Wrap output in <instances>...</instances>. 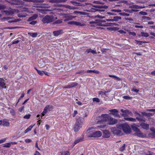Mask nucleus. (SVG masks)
Instances as JSON below:
<instances>
[{
    "label": "nucleus",
    "mask_w": 155,
    "mask_h": 155,
    "mask_svg": "<svg viewBox=\"0 0 155 155\" xmlns=\"http://www.w3.org/2000/svg\"><path fill=\"white\" fill-rule=\"evenodd\" d=\"M84 118L79 117L77 120L75 126L74 127V130L75 132L78 131L82 127V125L84 121Z\"/></svg>",
    "instance_id": "1"
},
{
    "label": "nucleus",
    "mask_w": 155,
    "mask_h": 155,
    "mask_svg": "<svg viewBox=\"0 0 155 155\" xmlns=\"http://www.w3.org/2000/svg\"><path fill=\"white\" fill-rule=\"evenodd\" d=\"M120 127L125 133L129 134L130 132L131 129L128 124H120Z\"/></svg>",
    "instance_id": "2"
},
{
    "label": "nucleus",
    "mask_w": 155,
    "mask_h": 155,
    "mask_svg": "<svg viewBox=\"0 0 155 155\" xmlns=\"http://www.w3.org/2000/svg\"><path fill=\"white\" fill-rule=\"evenodd\" d=\"M29 10L27 8H23L21 11L18 14V16L19 17L22 18L25 17L27 15V12H28Z\"/></svg>",
    "instance_id": "3"
},
{
    "label": "nucleus",
    "mask_w": 155,
    "mask_h": 155,
    "mask_svg": "<svg viewBox=\"0 0 155 155\" xmlns=\"http://www.w3.org/2000/svg\"><path fill=\"white\" fill-rule=\"evenodd\" d=\"M54 19L53 16L47 15L43 18L42 21L44 23H48L53 21Z\"/></svg>",
    "instance_id": "4"
},
{
    "label": "nucleus",
    "mask_w": 155,
    "mask_h": 155,
    "mask_svg": "<svg viewBox=\"0 0 155 155\" xmlns=\"http://www.w3.org/2000/svg\"><path fill=\"white\" fill-rule=\"evenodd\" d=\"M109 111L110 112L109 113V114H112L115 117H119L120 116L118 114V111L116 109H113L109 110Z\"/></svg>",
    "instance_id": "5"
},
{
    "label": "nucleus",
    "mask_w": 155,
    "mask_h": 155,
    "mask_svg": "<svg viewBox=\"0 0 155 155\" xmlns=\"http://www.w3.org/2000/svg\"><path fill=\"white\" fill-rule=\"evenodd\" d=\"M102 134L100 131H95L92 135L90 136V137H99L101 136Z\"/></svg>",
    "instance_id": "6"
},
{
    "label": "nucleus",
    "mask_w": 155,
    "mask_h": 155,
    "mask_svg": "<svg viewBox=\"0 0 155 155\" xmlns=\"http://www.w3.org/2000/svg\"><path fill=\"white\" fill-rule=\"evenodd\" d=\"M63 33V31L62 29H60L58 30L54 31L53 32V34L55 37H57Z\"/></svg>",
    "instance_id": "7"
},
{
    "label": "nucleus",
    "mask_w": 155,
    "mask_h": 155,
    "mask_svg": "<svg viewBox=\"0 0 155 155\" xmlns=\"http://www.w3.org/2000/svg\"><path fill=\"white\" fill-rule=\"evenodd\" d=\"M68 24L70 25H74L77 26H82L83 25L81 23L76 21H70L68 22Z\"/></svg>",
    "instance_id": "8"
},
{
    "label": "nucleus",
    "mask_w": 155,
    "mask_h": 155,
    "mask_svg": "<svg viewBox=\"0 0 155 155\" xmlns=\"http://www.w3.org/2000/svg\"><path fill=\"white\" fill-rule=\"evenodd\" d=\"M101 117L103 118V120L108 122L109 119L110 118V117L107 114H102Z\"/></svg>",
    "instance_id": "9"
},
{
    "label": "nucleus",
    "mask_w": 155,
    "mask_h": 155,
    "mask_svg": "<svg viewBox=\"0 0 155 155\" xmlns=\"http://www.w3.org/2000/svg\"><path fill=\"white\" fill-rule=\"evenodd\" d=\"M117 120L115 119H114L110 117V118L109 119L108 121V123L110 125H113L117 123Z\"/></svg>",
    "instance_id": "10"
},
{
    "label": "nucleus",
    "mask_w": 155,
    "mask_h": 155,
    "mask_svg": "<svg viewBox=\"0 0 155 155\" xmlns=\"http://www.w3.org/2000/svg\"><path fill=\"white\" fill-rule=\"evenodd\" d=\"M78 84L77 83L74 82L64 87V88H71L77 86Z\"/></svg>",
    "instance_id": "11"
},
{
    "label": "nucleus",
    "mask_w": 155,
    "mask_h": 155,
    "mask_svg": "<svg viewBox=\"0 0 155 155\" xmlns=\"http://www.w3.org/2000/svg\"><path fill=\"white\" fill-rule=\"evenodd\" d=\"M2 12L5 13L6 15H11L14 13V11L12 10H4L2 11Z\"/></svg>",
    "instance_id": "12"
},
{
    "label": "nucleus",
    "mask_w": 155,
    "mask_h": 155,
    "mask_svg": "<svg viewBox=\"0 0 155 155\" xmlns=\"http://www.w3.org/2000/svg\"><path fill=\"white\" fill-rule=\"evenodd\" d=\"M97 21H98L99 22V23L100 24H102V23L105 22H106V21H113L114 20H113V19H106V20L99 19V20H96V21H97V22H96L97 23Z\"/></svg>",
    "instance_id": "13"
},
{
    "label": "nucleus",
    "mask_w": 155,
    "mask_h": 155,
    "mask_svg": "<svg viewBox=\"0 0 155 155\" xmlns=\"http://www.w3.org/2000/svg\"><path fill=\"white\" fill-rule=\"evenodd\" d=\"M5 81L3 79L0 78V87H1L2 88L5 89L6 88V87L5 86Z\"/></svg>",
    "instance_id": "14"
},
{
    "label": "nucleus",
    "mask_w": 155,
    "mask_h": 155,
    "mask_svg": "<svg viewBox=\"0 0 155 155\" xmlns=\"http://www.w3.org/2000/svg\"><path fill=\"white\" fill-rule=\"evenodd\" d=\"M140 126L144 129L148 130L149 129V125L147 124L142 123L140 124Z\"/></svg>",
    "instance_id": "15"
},
{
    "label": "nucleus",
    "mask_w": 155,
    "mask_h": 155,
    "mask_svg": "<svg viewBox=\"0 0 155 155\" xmlns=\"http://www.w3.org/2000/svg\"><path fill=\"white\" fill-rule=\"evenodd\" d=\"M110 134L109 131L107 130H104L103 131V136L106 138H108L110 137Z\"/></svg>",
    "instance_id": "16"
},
{
    "label": "nucleus",
    "mask_w": 155,
    "mask_h": 155,
    "mask_svg": "<svg viewBox=\"0 0 155 155\" xmlns=\"http://www.w3.org/2000/svg\"><path fill=\"white\" fill-rule=\"evenodd\" d=\"M134 134L135 135L140 137H144L145 136V135L141 133L140 130H139L138 131L135 133Z\"/></svg>",
    "instance_id": "17"
},
{
    "label": "nucleus",
    "mask_w": 155,
    "mask_h": 155,
    "mask_svg": "<svg viewBox=\"0 0 155 155\" xmlns=\"http://www.w3.org/2000/svg\"><path fill=\"white\" fill-rule=\"evenodd\" d=\"M38 15L36 14H34L31 17L29 18L28 21H30L32 20L36 19L38 17Z\"/></svg>",
    "instance_id": "18"
},
{
    "label": "nucleus",
    "mask_w": 155,
    "mask_h": 155,
    "mask_svg": "<svg viewBox=\"0 0 155 155\" xmlns=\"http://www.w3.org/2000/svg\"><path fill=\"white\" fill-rule=\"evenodd\" d=\"M101 25H104V26H116L117 25L114 23H106L104 24H101Z\"/></svg>",
    "instance_id": "19"
},
{
    "label": "nucleus",
    "mask_w": 155,
    "mask_h": 155,
    "mask_svg": "<svg viewBox=\"0 0 155 155\" xmlns=\"http://www.w3.org/2000/svg\"><path fill=\"white\" fill-rule=\"evenodd\" d=\"M35 69L37 71L38 74H39L40 75L42 76L44 74H45V75H48L47 74L48 73L46 72H45L43 71H39L36 68H35Z\"/></svg>",
    "instance_id": "20"
},
{
    "label": "nucleus",
    "mask_w": 155,
    "mask_h": 155,
    "mask_svg": "<svg viewBox=\"0 0 155 155\" xmlns=\"http://www.w3.org/2000/svg\"><path fill=\"white\" fill-rule=\"evenodd\" d=\"M113 131H114V134L119 135L121 134V131L120 130H119V128L114 129Z\"/></svg>",
    "instance_id": "21"
},
{
    "label": "nucleus",
    "mask_w": 155,
    "mask_h": 155,
    "mask_svg": "<svg viewBox=\"0 0 155 155\" xmlns=\"http://www.w3.org/2000/svg\"><path fill=\"white\" fill-rule=\"evenodd\" d=\"M93 6L96 8L105 9H107L108 7V6L106 5H94Z\"/></svg>",
    "instance_id": "22"
},
{
    "label": "nucleus",
    "mask_w": 155,
    "mask_h": 155,
    "mask_svg": "<svg viewBox=\"0 0 155 155\" xmlns=\"http://www.w3.org/2000/svg\"><path fill=\"white\" fill-rule=\"evenodd\" d=\"M93 129L92 128H89V129L87 130V132L89 134V135H88V136L90 137V136L92 135V134H93V133L95 131L94 130H93Z\"/></svg>",
    "instance_id": "23"
},
{
    "label": "nucleus",
    "mask_w": 155,
    "mask_h": 155,
    "mask_svg": "<svg viewBox=\"0 0 155 155\" xmlns=\"http://www.w3.org/2000/svg\"><path fill=\"white\" fill-rule=\"evenodd\" d=\"M124 119L126 120L132 122H135L136 121V119L135 118L132 117H125Z\"/></svg>",
    "instance_id": "24"
},
{
    "label": "nucleus",
    "mask_w": 155,
    "mask_h": 155,
    "mask_svg": "<svg viewBox=\"0 0 155 155\" xmlns=\"http://www.w3.org/2000/svg\"><path fill=\"white\" fill-rule=\"evenodd\" d=\"M83 139L81 137L78 138L74 141V145L76 144L77 143H79V142L82 141Z\"/></svg>",
    "instance_id": "25"
},
{
    "label": "nucleus",
    "mask_w": 155,
    "mask_h": 155,
    "mask_svg": "<svg viewBox=\"0 0 155 155\" xmlns=\"http://www.w3.org/2000/svg\"><path fill=\"white\" fill-rule=\"evenodd\" d=\"M28 35H30V36L32 37L33 38H35L36 37L38 34L37 32L36 33H31V32H29L28 33Z\"/></svg>",
    "instance_id": "26"
},
{
    "label": "nucleus",
    "mask_w": 155,
    "mask_h": 155,
    "mask_svg": "<svg viewBox=\"0 0 155 155\" xmlns=\"http://www.w3.org/2000/svg\"><path fill=\"white\" fill-rule=\"evenodd\" d=\"M85 52L87 53H89L90 52H91L93 54L97 53L95 51L91 49H87L86 51Z\"/></svg>",
    "instance_id": "27"
},
{
    "label": "nucleus",
    "mask_w": 155,
    "mask_h": 155,
    "mask_svg": "<svg viewBox=\"0 0 155 155\" xmlns=\"http://www.w3.org/2000/svg\"><path fill=\"white\" fill-rule=\"evenodd\" d=\"M109 76L110 77H112L113 78L115 79L116 80H117L118 81H120L121 80V79L120 78L118 77L117 76L114 75H109Z\"/></svg>",
    "instance_id": "28"
},
{
    "label": "nucleus",
    "mask_w": 155,
    "mask_h": 155,
    "mask_svg": "<svg viewBox=\"0 0 155 155\" xmlns=\"http://www.w3.org/2000/svg\"><path fill=\"white\" fill-rule=\"evenodd\" d=\"M87 72L90 73H94L96 74H99V71L96 70H88L87 71Z\"/></svg>",
    "instance_id": "29"
},
{
    "label": "nucleus",
    "mask_w": 155,
    "mask_h": 155,
    "mask_svg": "<svg viewBox=\"0 0 155 155\" xmlns=\"http://www.w3.org/2000/svg\"><path fill=\"white\" fill-rule=\"evenodd\" d=\"M34 125H30L28 127L25 131L24 133L25 134L26 133L30 131L32 128L34 127Z\"/></svg>",
    "instance_id": "30"
},
{
    "label": "nucleus",
    "mask_w": 155,
    "mask_h": 155,
    "mask_svg": "<svg viewBox=\"0 0 155 155\" xmlns=\"http://www.w3.org/2000/svg\"><path fill=\"white\" fill-rule=\"evenodd\" d=\"M142 114L143 115L146 116H150L152 115V113H147L144 112H142Z\"/></svg>",
    "instance_id": "31"
},
{
    "label": "nucleus",
    "mask_w": 155,
    "mask_h": 155,
    "mask_svg": "<svg viewBox=\"0 0 155 155\" xmlns=\"http://www.w3.org/2000/svg\"><path fill=\"white\" fill-rule=\"evenodd\" d=\"M125 11L127 12L132 13L133 12H136L138 11V10H136L135 9H132L131 10L126 9L125 10Z\"/></svg>",
    "instance_id": "32"
},
{
    "label": "nucleus",
    "mask_w": 155,
    "mask_h": 155,
    "mask_svg": "<svg viewBox=\"0 0 155 155\" xmlns=\"http://www.w3.org/2000/svg\"><path fill=\"white\" fill-rule=\"evenodd\" d=\"M2 125L4 126L8 127L9 125V123L6 121H3Z\"/></svg>",
    "instance_id": "33"
},
{
    "label": "nucleus",
    "mask_w": 155,
    "mask_h": 155,
    "mask_svg": "<svg viewBox=\"0 0 155 155\" xmlns=\"http://www.w3.org/2000/svg\"><path fill=\"white\" fill-rule=\"evenodd\" d=\"M120 111L122 113H128L130 114H132V112L131 111H130L127 110H124L123 109H121L120 110Z\"/></svg>",
    "instance_id": "34"
},
{
    "label": "nucleus",
    "mask_w": 155,
    "mask_h": 155,
    "mask_svg": "<svg viewBox=\"0 0 155 155\" xmlns=\"http://www.w3.org/2000/svg\"><path fill=\"white\" fill-rule=\"evenodd\" d=\"M141 36H143L146 37H147L149 36V35L148 33L144 32H141Z\"/></svg>",
    "instance_id": "35"
},
{
    "label": "nucleus",
    "mask_w": 155,
    "mask_h": 155,
    "mask_svg": "<svg viewBox=\"0 0 155 155\" xmlns=\"http://www.w3.org/2000/svg\"><path fill=\"white\" fill-rule=\"evenodd\" d=\"M74 13L77 14H79L82 15H86L87 14L85 12L80 11H74Z\"/></svg>",
    "instance_id": "36"
},
{
    "label": "nucleus",
    "mask_w": 155,
    "mask_h": 155,
    "mask_svg": "<svg viewBox=\"0 0 155 155\" xmlns=\"http://www.w3.org/2000/svg\"><path fill=\"white\" fill-rule=\"evenodd\" d=\"M70 154L69 152L68 151L63 152L61 153V155H70Z\"/></svg>",
    "instance_id": "37"
},
{
    "label": "nucleus",
    "mask_w": 155,
    "mask_h": 155,
    "mask_svg": "<svg viewBox=\"0 0 155 155\" xmlns=\"http://www.w3.org/2000/svg\"><path fill=\"white\" fill-rule=\"evenodd\" d=\"M123 97L124 99L127 100H130L132 99V97L128 96H124Z\"/></svg>",
    "instance_id": "38"
},
{
    "label": "nucleus",
    "mask_w": 155,
    "mask_h": 155,
    "mask_svg": "<svg viewBox=\"0 0 155 155\" xmlns=\"http://www.w3.org/2000/svg\"><path fill=\"white\" fill-rule=\"evenodd\" d=\"M130 8H135V9H139V6L136 5H132L131 6H130Z\"/></svg>",
    "instance_id": "39"
},
{
    "label": "nucleus",
    "mask_w": 155,
    "mask_h": 155,
    "mask_svg": "<svg viewBox=\"0 0 155 155\" xmlns=\"http://www.w3.org/2000/svg\"><path fill=\"white\" fill-rule=\"evenodd\" d=\"M132 128L133 130L135 132H137V131H138L140 130L138 129L137 127L135 126H133L132 127Z\"/></svg>",
    "instance_id": "40"
},
{
    "label": "nucleus",
    "mask_w": 155,
    "mask_h": 155,
    "mask_svg": "<svg viewBox=\"0 0 155 155\" xmlns=\"http://www.w3.org/2000/svg\"><path fill=\"white\" fill-rule=\"evenodd\" d=\"M119 14L120 15L123 16H128L130 15V14H129L125 12L120 13H119Z\"/></svg>",
    "instance_id": "41"
},
{
    "label": "nucleus",
    "mask_w": 155,
    "mask_h": 155,
    "mask_svg": "<svg viewBox=\"0 0 155 155\" xmlns=\"http://www.w3.org/2000/svg\"><path fill=\"white\" fill-rule=\"evenodd\" d=\"M93 101L94 102H100V100L97 97L94 98L93 99Z\"/></svg>",
    "instance_id": "42"
},
{
    "label": "nucleus",
    "mask_w": 155,
    "mask_h": 155,
    "mask_svg": "<svg viewBox=\"0 0 155 155\" xmlns=\"http://www.w3.org/2000/svg\"><path fill=\"white\" fill-rule=\"evenodd\" d=\"M121 18L119 16H115L114 17L113 19L114 21H117L119 19H120Z\"/></svg>",
    "instance_id": "43"
},
{
    "label": "nucleus",
    "mask_w": 155,
    "mask_h": 155,
    "mask_svg": "<svg viewBox=\"0 0 155 155\" xmlns=\"http://www.w3.org/2000/svg\"><path fill=\"white\" fill-rule=\"evenodd\" d=\"M68 20H70L72 19L73 18H74V17L71 15H68L67 16Z\"/></svg>",
    "instance_id": "44"
},
{
    "label": "nucleus",
    "mask_w": 155,
    "mask_h": 155,
    "mask_svg": "<svg viewBox=\"0 0 155 155\" xmlns=\"http://www.w3.org/2000/svg\"><path fill=\"white\" fill-rule=\"evenodd\" d=\"M6 8V6L5 5H3L0 4V10L2 9H5Z\"/></svg>",
    "instance_id": "45"
},
{
    "label": "nucleus",
    "mask_w": 155,
    "mask_h": 155,
    "mask_svg": "<svg viewBox=\"0 0 155 155\" xmlns=\"http://www.w3.org/2000/svg\"><path fill=\"white\" fill-rule=\"evenodd\" d=\"M125 144H124L120 148V151H122L125 150Z\"/></svg>",
    "instance_id": "46"
},
{
    "label": "nucleus",
    "mask_w": 155,
    "mask_h": 155,
    "mask_svg": "<svg viewBox=\"0 0 155 155\" xmlns=\"http://www.w3.org/2000/svg\"><path fill=\"white\" fill-rule=\"evenodd\" d=\"M62 22V21L61 20H57L54 22V24H58L61 23Z\"/></svg>",
    "instance_id": "47"
},
{
    "label": "nucleus",
    "mask_w": 155,
    "mask_h": 155,
    "mask_svg": "<svg viewBox=\"0 0 155 155\" xmlns=\"http://www.w3.org/2000/svg\"><path fill=\"white\" fill-rule=\"evenodd\" d=\"M136 41L139 45H142L143 43H144L145 42L136 40Z\"/></svg>",
    "instance_id": "48"
},
{
    "label": "nucleus",
    "mask_w": 155,
    "mask_h": 155,
    "mask_svg": "<svg viewBox=\"0 0 155 155\" xmlns=\"http://www.w3.org/2000/svg\"><path fill=\"white\" fill-rule=\"evenodd\" d=\"M111 11L113 12H121V10L119 9H113L111 10Z\"/></svg>",
    "instance_id": "49"
},
{
    "label": "nucleus",
    "mask_w": 155,
    "mask_h": 155,
    "mask_svg": "<svg viewBox=\"0 0 155 155\" xmlns=\"http://www.w3.org/2000/svg\"><path fill=\"white\" fill-rule=\"evenodd\" d=\"M37 21H33L29 23V24L32 25H35L37 23Z\"/></svg>",
    "instance_id": "50"
},
{
    "label": "nucleus",
    "mask_w": 155,
    "mask_h": 155,
    "mask_svg": "<svg viewBox=\"0 0 155 155\" xmlns=\"http://www.w3.org/2000/svg\"><path fill=\"white\" fill-rule=\"evenodd\" d=\"M30 116L31 115L30 114L26 115L24 117V118L28 119L30 118Z\"/></svg>",
    "instance_id": "51"
},
{
    "label": "nucleus",
    "mask_w": 155,
    "mask_h": 155,
    "mask_svg": "<svg viewBox=\"0 0 155 155\" xmlns=\"http://www.w3.org/2000/svg\"><path fill=\"white\" fill-rule=\"evenodd\" d=\"M139 14L142 15H146L147 14L145 12L141 11L139 12Z\"/></svg>",
    "instance_id": "52"
},
{
    "label": "nucleus",
    "mask_w": 155,
    "mask_h": 155,
    "mask_svg": "<svg viewBox=\"0 0 155 155\" xmlns=\"http://www.w3.org/2000/svg\"><path fill=\"white\" fill-rule=\"evenodd\" d=\"M10 112L12 115H14L15 114V111L12 109H10Z\"/></svg>",
    "instance_id": "53"
},
{
    "label": "nucleus",
    "mask_w": 155,
    "mask_h": 155,
    "mask_svg": "<svg viewBox=\"0 0 155 155\" xmlns=\"http://www.w3.org/2000/svg\"><path fill=\"white\" fill-rule=\"evenodd\" d=\"M129 34L130 35H132L133 36H135L136 35V33L135 32H129Z\"/></svg>",
    "instance_id": "54"
},
{
    "label": "nucleus",
    "mask_w": 155,
    "mask_h": 155,
    "mask_svg": "<svg viewBox=\"0 0 155 155\" xmlns=\"http://www.w3.org/2000/svg\"><path fill=\"white\" fill-rule=\"evenodd\" d=\"M10 146V144L9 143H5L4 146V147H9Z\"/></svg>",
    "instance_id": "55"
},
{
    "label": "nucleus",
    "mask_w": 155,
    "mask_h": 155,
    "mask_svg": "<svg viewBox=\"0 0 155 155\" xmlns=\"http://www.w3.org/2000/svg\"><path fill=\"white\" fill-rule=\"evenodd\" d=\"M13 18H11L10 17H5L3 18L2 19L6 20H9L10 19Z\"/></svg>",
    "instance_id": "56"
},
{
    "label": "nucleus",
    "mask_w": 155,
    "mask_h": 155,
    "mask_svg": "<svg viewBox=\"0 0 155 155\" xmlns=\"http://www.w3.org/2000/svg\"><path fill=\"white\" fill-rule=\"evenodd\" d=\"M44 109L46 110H50V106L49 105H47L45 107Z\"/></svg>",
    "instance_id": "57"
},
{
    "label": "nucleus",
    "mask_w": 155,
    "mask_h": 155,
    "mask_svg": "<svg viewBox=\"0 0 155 155\" xmlns=\"http://www.w3.org/2000/svg\"><path fill=\"white\" fill-rule=\"evenodd\" d=\"M98 94H99L101 95H105L106 94V92H104L102 91H99L98 92Z\"/></svg>",
    "instance_id": "58"
},
{
    "label": "nucleus",
    "mask_w": 155,
    "mask_h": 155,
    "mask_svg": "<svg viewBox=\"0 0 155 155\" xmlns=\"http://www.w3.org/2000/svg\"><path fill=\"white\" fill-rule=\"evenodd\" d=\"M6 139V138H4L0 140V144L2 143L5 142Z\"/></svg>",
    "instance_id": "59"
},
{
    "label": "nucleus",
    "mask_w": 155,
    "mask_h": 155,
    "mask_svg": "<svg viewBox=\"0 0 155 155\" xmlns=\"http://www.w3.org/2000/svg\"><path fill=\"white\" fill-rule=\"evenodd\" d=\"M24 95H25V94H24V93H23L22 94L21 96V97H20V98H19V99L18 100V101L17 102V103H18V102L19 101V100H21V98H22V97H23L24 96Z\"/></svg>",
    "instance_id": "60"
},
{
    "label": "nucleus",
    "mask_w": 155,
    "mask_h": 155,
    "mask_svg": "<svg viewBox=\"0 0 155 155\" xmlns=\"http://www.w3.org/2000/svg\"><path fill=\"white\" fill-rule=\"evenodd\" d=\"M147 111H150V112H155V109H147L146 110Z\"/></svg>",
    "instance_id": "61"
},
{
    "label": "nucleus",
    "mask_w": 155,
    "mask_h": 155,
    "mask_svg": "<svg viewBox=\"0 0 155 155\" xmlns=\"http://www.w3.org/2000/svg\"><path fill=\"white\" fill-rule=\"evenodd\" d=\"M118 32H119L120 33H121V34L123 33V34H125L126 33V31H124V30H120L118 31Z\"/></svg>",
    "instance_id": "62"
},
{
    "label": "nucleus",
    "mask_w": 155,
    "mask_h": 155,
    "mask_svg": "<svg viewBox=\"0 0 155 155\" xmlns=\"http://www.w3.org/2000/svg\"><path fill=\"white\" fill-rule=\"evenodd\" d=\"M148 152L149 153V154H146L145 155H155V153H154L153 152H152L151 151H148Z\"/></svg>",
    "instance_id": "63"
},
{
    "label": "nucleus",
    "mask_w": 155,
    "mask_h": 155,
    "mask_svg": "<svg viewBox=\"0 0 155 155\" xmlns=\"http://www.w3.org/2000/svg\"><path fill=\"white\" fill-rule=\"evenodd\" d=\"M131 91H132L135 92L136 93H138L139 91V90H138L137 89H135L134 88L132 89L131 90Z\"/></svg>",
    "instance_id": "64"
}]
</instances>
